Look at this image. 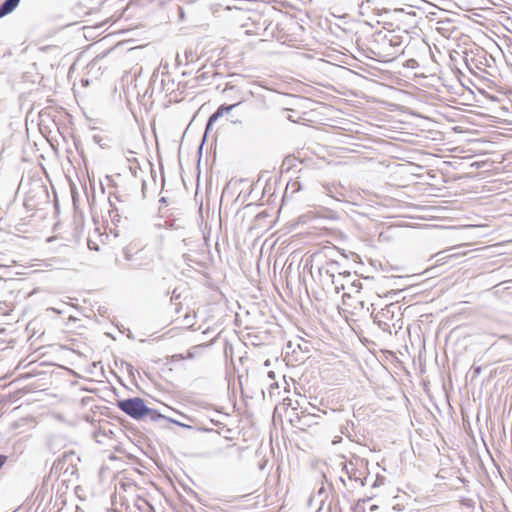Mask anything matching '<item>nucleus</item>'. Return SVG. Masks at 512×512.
<instances>
[{
    "label": "nucleus",
    "mask_w": 512,
    "mask_h": 512,
    "mask_svg": "<svg viewBox=\"0 0 512 512\" xmlns=\"http://www.w3.org/2000/svg\"><path fill=\"white\" fill-rule=\"evenodd\" d=\"M153 411L146 407L144 404V401L140 398H134L130 399V417L140 419L144 418L150 414H152Z\"/></svg>",
    "instance_id": "1"
},
{
    "label": "nucleus",
    "mask_w": 512,
    "mask_h": 512,
    "mask_svg": "<svg viewBox=\"0 0 512 512\" xmlns=\"http://www.w3.org/2000/svg\"><path fill=\"white\" fill-rule=\"evenodd\" d=\"M236 106V104L232 105H221L215 113H213L207 123L206 132L211 130L213 124L222 116L228 115L231 110Z\"/></svg>",
    "instance_id": "2"
},
{
    "label": "nucleus",
    "mask_w": 512,
    "mask_h": 512,
    "mask_svg": "<svg viewBox=\"0 0 512 512\" xmlns=\"http://www.w3.org/2000/svg\"><path fill=\"white\" fill-rule=\"evenodd\" d=\"M20 0H5L0 6L5 15L11 13L19 4Z\"/></svg>",
    "instance_id": "3"
},
{
    "label": "nucleus",
    "mask_w": 512,
    "mask_h": 512,
    "mask_svg": "<svg viewBox=\"0 0 512 512\" xmlns=\"http://www.w3.org/2000/svg\"><path fill=\"white\" fill-rule=\"evenodd\" d=\"M352 300H353V298H352V296L350 294H347V293L343 294V303H344V305H347V306L352 307L354 309H357L358 306L360 308L363 307V301L362 300H358L356 304H353V303L349 302V301H352Z\"/></svg>",
    "instance_id": "4"
},
{
    "label": "nucleus",
    "mask_w": 512,
    "mask_h": 512,
    "mask_svg": "<svg viewBox=\"0 0 512 512\" xmlns=\"http://www.w3.org/2000/svg\"><path fill=\"white\" fill-rule=\"evenodd\" d=\"M118 406L119 408L125 412L126 414H128V399H124V400H121L118 402Z\"/></svg>",
    "instance_id": "5"
},
{
    "label": "nucleus",
    "mask_w": 512,
    "mask_h": 512,
    "mask_svg": "<svg viewBox=\"0 0 512 512\" xmlns=\"http://www.w3.org/2000/svg\"><path fill=\"white\" fill-rule=\"evenodd\" d=\"M466 253H462V255H465ZM461 256V254H452V255H449L448 258H455V257H459Z\"/></svg>",
    "instance_id": "6"
},
{
    "label": "nucleus",
    "mask_w": 512,
    "mask_h": 512,
    "mask_svg": "<svg viewBox=\"0 0 512 512\" xmlns=\"http://www.w3.org/2000/svg\"><path fill=\"white\" fill-rule=\"evenodd\" d=\"M118 228H119V226L116 224V227H115V236L116 237L119 236V232H120Z\"/></svg>",
    "instance_id": "7"
},
{
    "label": "nucleus",
    "mask_w": 512,
    "mask_h": 512,
    "mask_svg": "<svg viewBox=\"0 0 512 512\" xmlns=\"http://www.w3.org/2000/svg\"><path fill=\"white\" fill-rule=\"evenodd\" d=\"M121 487L125 490V483H122Z\"/></svg>",
    "instance_id": "8"
}]
</instances>
